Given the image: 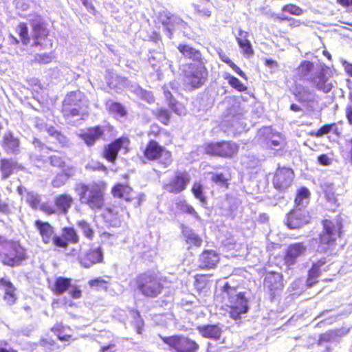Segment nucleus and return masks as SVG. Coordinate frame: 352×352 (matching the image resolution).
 <instances>
[{"mask_svg":"<svg viewBox=\"0 0 352 352\" xmlns=\"http://www.w3.org/2000/svg\"><path fill=\"white\" fill-rule=\"evenodd\" d=\"M20 142L18 138L8 131L3 137L2 146L8 153L16 155L19 153Z\"/></svg>","mask_w":352,"mask_h":352,"instance_id":"obj_21","label":"nucleus"},{"mask_svg":"<svg viewBox=\"0 0 352 352\" xmlns=\"http://www.w3.org/2000/svg\"><path fill=\"white\" fill-rule=\"evenodd\" d=\"M219 255L213 250L204 251L199 257L201 268H212L219 262Z\"/></svg>","mask_w":352,"mask_h":352,"instance_id":"obj_24","label":"nucleus"},{"mask_svg":"<svg viewBox=\"0 0 352 352\" xmlns=\"http://www.w3.org/2000/svg\"><path fill=\"white\" fill-rule=\"evenodd\" d=\"M326 263L325 259H320L318 262L313 264L311 268L309 271L307 284L309 287H311L319 276L321 267Z\"/></svg>","mask_w":352,"mask_h":352,"instance_id":"obj_32","label":"nucleus"},{"mask_svg":"<svg viewBox=\"0 0 352 352\" xmlns=\"http://www.w3.org/2000/svg\"><path fill=\"white\" fill-rule=\"evenodd\" d=\"M16 167L17 163L12 160H1L0 162V168L3 178H8L12 174V170Z\"/></svg>","mask_w":352,"mask_h":352,"instance_id":"obj_39","label":"nucleus"},{"mask_svg":"<svg viewBox=\"0 0 352 352\" xmlns=\"http://www.w3.org/2000/svg\"><path fill=\"white\" fill-rule=\"evenodd\" d=\"M192 192L194 196L199 199L201 203L206 202V198L203 195L202 186L199 183H195L192 188Z\"/></svg>","mask_w":352,"mask_h":352,"instance_id":"obj_49","label":"nucleus"},{"mask_svg":"<svg viewBox=\"0 0 352 352\" xmlns=\"http://www.w3.org/2000/svg\"><path fill=\"white\" fill-rule=\"evenodd\" d=\"M161 338L177 352H197L199 349L196 342L183 336H161Z\"/></svg>","mask_w":352,"mask_h":352,"instance_id":"obj_11","label":"nucleus"},{"mask_svg":"<svg viewBox=\"0 0 352 352\" xmlns=\"http://www.w3.org/2000/svg\"><path fill=\"white\" fill-rule=\"evenodd\" d=\"M225 79L228 80L229 85L239 91L246 89V87L237 78L230 74H226Z\"/></svg>","mask_w":352,"mask_h":352,"instance_id":"obj_44","label":"nucleus"},{"mask_svg":"<svg viewBox=\"0 0 352 352\" xmlns=\"http://www.w3.org/2000/svg\"><path fill=\"white\" fill-rule=\"evenodd\" d=\"M70 175L67 173L58 174L52 182V185L54 188H59L63 186L68 180Z\"/></svg>","mask_w":352,"mask_h":352,"instance_id":"obj_46","label":"nucleus"},{"mask_svg":"<svg viewBox=\"0 0 352 352\" xmlns=\"http://www.w3.org/2000/svg\"><path fill=\"white\" fill-rule=\"evenodd\" d=\"M178 50L185 57L192 59L198 63L201 61V54L199 50L192 47L189 45L179 44L177 47Z\"/></svg>","mask_w":352,"mask_h":352,"instance_id":"obj_30","label":"nucleus"},{"mask_svg":"<svg viewBox=\"0 0 352 352\" xmlns=\"http://www.w3.org/2000/svg\"><path fill=\"white\" fill-rule=\"evenodd\" d=\"M329 68L324 63L316 68V72L308 78V82L316 89L327 94L331 91L333 85L330 80Z\"/></svg>","mask_w":352,"mask_h":352,"instance_id":"obj_8","label":"nucleus"},{"mask_svg":"<svg viewBox=\"0 0 352 352\" xmlns=\"http://www.w3.org/2000/svg\"><path fill=\"white\" fill-rule=\"evenodd\" d=\"M321 63H312L309 60H303L298 67V74L308 82V78L316 72V68L322 65Z\"/></svg>","mask_w":352,"mask_h":352,"instance_id":"obj_25","label":"nucleus"},{"mask_svg":"<svg viewBox=\"0 0 352 352\" xmlns=\"http://www.w3.org/2000/svg\"><path fill=\"white\" fill-rule=\"evenodd\" d=\"M190 181V177L186 172H177L173 179L163 186V188L169 192L179 193L185 190Z\"/></svg>","mask_w":352,"mask_h":352,"instance_id":"obj_12","label":"nucleus"},{"mask_svg":"<svg viewBox=\"0 0 352 352\" xmlns=\"http://www.w3.org/2000/svg\"><path fill=\"white\" fill-rule=\"evenodd\" d=\"M74 199L67 194H63L58 196L55 199V205L58 210L63 214H65L68 212L69 209L72 207Z\"/></svg>","mask_w":352,"mask_h":352,"instance_id":"obj_28","label":"nucleus"},{"mask_svg":"<svg viewBox=\"0 0 352 352\" xmlns=\"http://www.w3.org/2000/svg\"><path fill=\"white\" fill-rule=\"evenodd\" d=\"M183 234L186 243L190 245L199 247L201 245V239L192 230L185 228L183 229Z\"/></svg>","mask_w":352,"mask_h":352,"instance_id":"obj_36","label":"nucleus"},{"mask_svg":"<svg viewBox=\"0 0 352 352\" xmlns=\"http://www.w3.org/2000/svg\"><path fill=\"white\" fill-rule=\"evenodd\" d=\"M332 130H336V124H326L322 126L316 133L317 137H322L324 135L329 133Z\"/></svg>","mask_w":352,"mask_h":352,"instance_id":"obj_56","label":"nucleus"},{"mask_svg":"<svg viewBox=\"0 0 352 352\" xmlns=\"http://www.w3.org/2000/svg\"><path fill=\"white\" fill-rule=\"evenodd\" d=\"M157 116L162 123L165 124H168L170 119V113L168 110L164 109H159L157 111Z\"/></svg>","mask_w":352,"mask_h":352,"instance_id":"obj_60","label":"nucleus"},{"mask_svg":"<svg viewBox=\"0 0 352 352\" xmlns=\"http://www.w3.org/2000/svg\"><path fill=\"white\" fill-rule=\"evenodd\" d=\"M52 166L63 168L65 164L64 157L60 154L51 155L49 158Z\"/></svg>","mask_w":352,"mask_h":352,"instance_id":"obj_51","label":"nucleus"},{"mask_svg":"<svg viewBox=\"0 0 352 352\" xmlns=\"http://www.w3.org/2000/svg\"><path fill=\"white\" fill-rule=\"evenodd\" d=\"M294 173L291 168H278L273 179L274 187L279 190L287 189L292 184Z\"/></svg>","mask_w":352,"mask_h":352,"instance_id":"obj_15","label":"nucleus"},{"mask_svg":"<svg viewBox=\"0 0 352 352\" xmlns=\"http://www.w3.org/2000/svg\"><path fill=\"white\" fill-rule=\"evenodd\" d=\"M46 131L49 135L54 138L55 143L59 144L63 147L69 146V139L60 131H57L54 126H50L47 127Z\"/></svg>","mask_w":352,"mask_h":352,"instance_id":"obj_34","label":"nucleus"},{"mask_svg":"<svg viewBox=\"0 0 352 352\" xmlns=\"http://www.w3.org/2000/svg\"><path fill=\"white\" fill-rule=\"evenodd\" d=\"M26 258L25 249L18 241L8 240L0 235V261L3 265L19 266Z\"/></svg>","mask_w":352,"mask_h":352,"instance_id":"obj_3","label":"nucleus"},{"mask_svg":"<svg viewBox=\"0 0 352 352\" xmlns=\"http://www.w3.org/2000/svg\"><path fill=\"white\" fill-rule=\"evenodd\" d=\"M62 234L67 243H76L78 242V236L76 230L72 228H65L63 230Z\"/></svg>","mask_w":352,"mask_h":352,"instance_id":"obj_41","label":"nucleus"},{"mask_svg":"<svg viewBox=\"0 0 352 352\" xmlns=\"http://www.w3.org/2000/svg\"><path fill=\"white\" fill-rule=\"evenodd\" d=\"M335 336V333L332 331H329L326 332L324 334H322L319 339V344L322 343L323 342H329Z\"/></svg>","mask_w":352,"mask_h":352,"instance_id":"obj_64","label":"nucleus"},{"mask_svg":"<svg viewBox=\"0 0 352 352\" xmlns=\"http://www.w3.org/2000/svg\"><path fill=\"white\" fill-rule=\"evenodd\" d=\"M71 287V280L64 277H58L54 283L53 292L56 295H60Z\"/></svg>","mask_w":352,"mask_h":352,"instance_id":"obj_37","label":"nucleus"},{"mask_svg":"<svg viewBox=\"0 0 352 352\" xmlns=\"http://www.w3.org/2000/svg\"><path fill=\"white\" fill-rule=\"evenodd\" d=\"M258 138L261 142H266L267 146L274 148L284 145V139L279 133H274L272 127H263L258 131Z\"/></svg>","mask_w":352,"mask_h":352,"instance_id":"obj_14","label":"nucleus"},{"mask_svg":"<svg viewBox=\"0 0 352 352\" xmlns=\"http://www.w3.org/2000/svg\"><path fill=\"white\" fill-rule=\"evenodd\" d=\"M296 100L301 103H308L314 100L315 94L309 87L298 85L294 90Z\"/></svg>","mask_w":352,"mask_h":352,"instance_id":"obj_23","label":"nucleus"},{"mask_svg":"<svg viewBox=\"0 0 352 352\" xmlns=\"http://www.w3.org/2000/svg\"><path fill=\"white\" fill-rule=\"evenodd\" d=\"M282 10L297 16L302 14L303 12L302 10L300 7L294 4L284 6Z\"/></svg>","mask_w":352,"mask_h":352,"instance_id":"obj_52","label":"nucleus"},{"mask_svg":"<svg viewBox=\"0 0 352 352\" xmlns=\"http://www.w3.org/2000/svg\"><path fill=\"white\" fill-rule=\"evenodd\" d=\"M135 281L138 290L145 297L155 298L163 289L161 279L153 272L148 271L139 274Z\"/></svg>","mask_w":352,"mask_h":352,"instance_id":"obj_4","label":"nucleus"},{"mask_svg":"<svg viewBox=\"0 0 352 352\" xmlns=\"http://www.w3.org/2000/svg\"><path fill=\"white\" fill-rule=\"evenodd\" d=\"M112 193L114 197L123 198L126 201H131L133 199L134 192L132 188L128 186L118 184L112 189Z\"/></svg>","mask_w":352,"mask_h":352,"instance_id":"obj_29","label":"nucleus"},{"mask_svg":"<svg viewBox=\"0 0 352 352\" xmlns=\"http://www.w3.org/2000/svg\"><path fill=\"white\" fill-rule=\"evenodd\" d=\"M222 297L225 305L230 308V316L234 320H240L241 315L248 312L249 307L244 294L228 283L223 287Z\"/></svg>","mask_w":352,"mask_h":352,"instance_id":"obj_2","label":"nucleus"},{"mask_svg":"<svg viewBox=\"0 0 352 352\" xmlns=\"http://www.w3.org/2000/svg\"><path fill=\"white\" fill-rule=\"evenodd\" d=\"M323 231L320 234V244L318 251L327 252L334 245L337 237L340 235V224L328 219L322 221Z\"/></svg>","mask_w":352,"mask_h":352,"instance_id":"obj_6","label":"nucleus"},{"mask_svg":"<svg viewBox=\"0 0 352 352\" xmlns=\"http://www.w3.org/2000/svg\"><path fill=\"white\" fill-rule=\"evenodd\" d=\"M127 141V138H121L109 144L103 152L104 158L113 163L117 158L118 151Z\"/></svg>","mask_w":352,"mask_h":352,"instance_id":"obj_17","label":"nucleus"},{"mask_svg":"<svg viewBox=\"0 0 352 352\" xmlns=\"http://www.w3.org/2000/svg\"><path fill=\"white\" fill-rule=\"evenodd\" d=\"M318 163L323 166H329L332 163V160L327 155L322 154L318 157Z\"/></svg>","mask_w":352,"mask_h":352,"instance_id":"obj_63","label":"nucleus"},{"mask_svg":"<svg viewBox=\"0 0 352 352\" xmlns=\"http://www.w3.org/2000/svg\"><path fill=\"white\" fill-rule=\"evenodd\" d=\"M248 32L240 30L236 36V40L239 46L242 48L244 54L246 55H252L253 50L250 42L247 39Z\"/></svg>","mask_w":352,"mask_h":352,"instance_id":"obj_33","label":"nucleus"},{"mask_svg":"<svg viewBox=\"0 0 352 352\" xmlns=\"http://www.w3.org/2000/svg\"><path fill=\"white\" fill-rule=\"evenodd\" d=\"M207 76L208 72L203 62L190 64L184 71V83L187 87L199 88L205 83Z\"/></svg>","mask_w":352,"mask_h":352,"instance_id":"obj_7","label":"nucleus"},{"mask_svg":"<svg viewBox=\"0 0 352 352\" xmlns=\"http://www.w3.org/2000/svg\"><path fill=\"white\" fill-rule=\"evenodd\" d=\"M243 120V115L241 113H237L232 116H228L225 122L230 123V127L232 129V132L234 134H239L243 131L246 126Z\"/></svg>","mask_w":352,"mask_h":352,"instance_id":"obj_27","label":"nucleus"},{"mask_svg":"<svg viewBox=\"0 0 352 352\" xmlns=\"http://www.w3.org/2000/svg\"><path fill=\"white\" fill-rule=\"evenodd\" d=\"M34 226L39 232L42 241L45 244L50 243L54 236L53 227L49 223L40 220H36Z\"/></svg>","mask_w":352,"mask_h":352,"instance_id":"obj_22","label":"nucleus"},{"mask_svg":"<svg viewBox=\"0 0 352 352\" xmlns=\"http://www.w3.org/2000/svg\"><path fill=\"white\" fill-rule=\"evenodd\" d=\"M52 60V56L50 54H37L34 56V61L41 64H47Z\"/></svg>","mask_w":352,"mask_h":352,"instance_id":"obj_55","label":"nucleus"},{"mask_svg":"<svg viewBox=\"0 0 352 352\" xmlns=\"http://www.w3.org/2000/svg\"><path fill=\"white\" fill-rule=\"evenodd\" d=\"M264 286L267 288L273 294L283 287L282 275L276 272H269L266 274L264 280Z\"/></svg>","mask_w":352,"mask_h":352,"instance_id":"obj_19","label":"nucleus"},{"mask_svg":"<svg viewBox=\"0 0 352 352\" xmlns=\"http://www.w3.org/2000/svg\"><path fill=\"white\" fill-rule=\"evenodd\" d=\"M309 191L307 188H301L295 199L296 208H305L309 203Z\"/></svg>","mask_w":352,"mask_h":352,"instance_id":"obj_38","label":"nucleus"},{"mask_svg":"<svg viewBox=\"0 0 352 352\" xmlns=\"http://www.w3.org/2000/svg\"><path fill=\"white\" fill-rule=\"evenodd\" d=\"M169 107L179 116L185 114L186 109L184 107L182 104L177 102L175 100H170Z\"/></svg>","mask_w":352,"mask_h":352,"instance_id":"obj_54","label":"nucleus"},{"mask_svg":"<svg viewBox=\"0 0 352 352\" xmlns=\"http://www.w3.org/2000/svg\"><path fill=\"white\" fill-rule=\"evenodd\" d=\"M89 285L91 287L96 288L98 290L107 291L108 289L109 283L101 277L90 280Z\"/></svg>","mask_w":352,"mask_h":352,"instance_id":"obj_43","label":"nucleus"},{"mask_svg":"<svg viewBox=\"0 0 352 352\" xmlns=\"http://www.w3.org/2000/svg\"><path fill=\"white\" fill-rule=\"evenodd\" d=\"M122 210H123V208L122 207L114 206L108 207L107 208V212L109 215H111L112 217H117L119 215L120 212Z\"/></svg>","mask_w":352,"mask_h":352,"instance_id":"obj_62","label":"nucleus"},{"mask_svg":"<svg viewBox=\"0 0 352 352\" xmlns=\"http://www.w3.org/2000/svg\"><path fill=\"white\" fill-rule=\"evenodd\" d=\"M87 109V100L80 91L67 94L63 103V113L67 120L74 116H83Z\"/></svg>","mask_w":352,"mask_h":352,"instance_id":"obj_5","label":"nucleus"},{"mask_svg":"<svg viewBox=\"0 0 352 352\" xmlns=\"http://www.w3.org/2000/svg\"><path fill=\"white\" fill-rule=\"evenodd\" d=\"M79 227L82 230L85 236H87L89 239L92 238L93 236V230L90 228L89 225L85 222V221H80L78 223Z\"/></svg>","mask_w":352,"mask_h":352,"instance_id":"obj_57","label":"nucleus"},{"mask_svg":"<svg viewBox=\"0 0 352 352\" xmlns=\"http://www.w3.org/2000/svg\"><path fill=\"white\" fill-rule=\"evenodd\" d=\"M163 89H164V96H165L166 99L167 100V101L168 102V104H170V100H175L173 98V93L177 92V82H170L169 85H165L163 87Z\"/></svg>","mask_w":352,"mask_h":352,"instance_id":"obj_42","label":"nucleus"},{"mask_svg":"<svg viewBox=\"0 0 352 352\" xmlns=\"http://www.w3.org/2000/svg\"><path fill=\"white\" fill-rule=\"evenodd\" d=\"M82 204L94 210H100L104 206L105 186L103 183L92 182L88 184L77 183L74 188Z\"/></svg>","mask_w":352,"mask_h":352,"instance_id":"obj_1","label":"nucleus"},{"mask_svg":"<svg viewBox=\"0 0 352 352\" xmlns=\"http://www.w3.org/2000/svg\"><path fill=\"white\" fill-rule=\"evenodd\" d=\"M307 250V247L301 243H295L291 244L287 250L285 257L287 265H294L298 257L303 255Z\"/></svg>","mask_w":352,"mask_h":352,"instance_id":"obj_18","label":"nucleus"},{"mask_svg":"<svg viewBox=\"0 0 352 352\" xmlns=\"http://www.w3.org/2000/svg\"><path fill=\"white\" fill-rule=\"evenodd\" d=\"M238 149L236 144L226 141L208 143L204 147L206 153L223 157H232L238 152Z\"/></svg>","mask_w":352,"mask_h":352,"instance_id":"obj_10","label":"nucleus"},{"mask_svg":"<svg viewBox=\"0 0 352 352\" xmlns=\"http://www.w3.org/2000/svg\"><path fill=\"white\" fill-rule=\"evenodd\" d=\"M144 156L149 160H159L161 164L166 168L172 163L170 152L160 146L156 141L151 140L144 152Z\"/></svg>","mask_w":352,"mask_h":352,"instance_id":"obj_9","label":"nucleus"},{"mask_svg":"<svg viewBox=\"0 0 352 352\" xmlns=\"http://www.w3.org/2000/svg\"><path fill=\"white\" fill-rule=\"evenodd\" d=\"M0 288L5 292L4 300L7 301L8 304L10 305L14 304L16 296L12 284L10 281L2 278L0 280Z\"/></svg>","mask_w":352,"mask_h":352,"instance_id":"obj_31","label":"nucleus"},{"mask_svg":"<svg viewBox=\"0 0 352 352\" xmlns=\"http://www.w3.org/2000/svg\"><path fill=\"white\" fill-rule=\"evenodd\" d=\"M184 25V21L177 16H169L167 19V22H163L165 26V34L169 38H172L173 30L178 28V25Z\"/></svg>","mask_w":352,"mask_h":352,"instance_id":"obj_35","label":"nucleus"},{"mask_svg":"<svg viewBox=\"0 0 352 352\" xmlns=\"http://www.w3.org/2000/svg\"><path fill=\"white\" fill-rule=\"evenodd\" d=\"M33 31L36 38L46 36V30L40 23H34L33 25Z\"/></svg>","mask_w":352,"mask_h":352,"instance_id":"obj_58","label":"nucleus"},{"mask_svg":"<svg viewBox=\"0 0 352 352\" xmlns=\"http://www.w3.org/2000/svg\"><path fill=\"white\" fill-rule=\"evenodd\" d=\"M102 261L103 253L99 247L89 250L80 258L81 265L86 268H89L94 264L101 263Z\"/></svg>","mask_w":352,"mask_h":352,"instance_id":"obj_16","label":"nucleus"},{"mask_svg":"<svg viewBox=\"0 0 352 352\" xmlns=\"http://www.w3.org/2000/svg\"><path fill=\"white\" fill-rule=\"evenodd\" d=\"M212 180L217 184L223 186V185L226 184V182H227L228 179L224 177V175L221 173V174H214L212 176Z\"/></svg>","mask_w":352,"mask_h":352,"instance_id":"obj_61","label":"nucleus"},{"mask_svg":"<svg viewBox=\"0 0 352 352\" xmlns=\"http://www.w3.org/2000/svg\"><path fill=\"white\" fill-rule=\"evenodd\" d=\"M176 204L177 208L182 212L191 215L197 220H200V217L197 212L194 209V208L192 206L187 204V202L185 200H180L178 202H177Z\"/></svg>","mask_w":352,"mask_h":352,"instance_id":"obj_40","label":"nucleus"},{"mask_svg":"<svg viewBox=\"0 0 352 352\" xmlns=\"http://www.w3.org/2000/svg\"><path fill=\"white\" fill-rule=\"evenodd\" d=\"M107 105L109 111L113 113H116L120 116H123L125 114L124 109L120 103L108 102Z\"/></svg>","mask_w":352,"mask_h":352,"instance_id":"obj_48","label":"nucleus"},{"mask_svg":"<svg viewBox=\"0 0 352 352\" xmlns=\"http://www.w3.org/2000/svg\"><path fill=\"white\" fill-rule=\"evenodd\" d=\"M164 58V56L163 54L155 52L154 55H151L148 57V62L152 65L154 69L158 70L160 68L159 63Z\"/></svg>","mask_w":352,"mask_h":352,"instance_id":"obj_50","label":"nucleus"},{"mask_svg":"<svg viewBox=\"0 0 352 352\" xmlns=\"http://www.w3.org/2000/svg\"><path fill=\"white\" fill-rule=\"evenodd\" d=\"M26 201L32 208L36 209L39 206L41 200L37 193L34 192H28Z\"/></svg>","mask_w":352,"mask_h":352,"instance_id":"obj_47","label":"nucleus"},{"mask_svg":"<svg viewBox=\"0 0 352 352\" xmlns=\"http://www.w3.org/2000/svg\"><path fill=\"white\" fill-rule=\"evenodd\" d=\"M199 333L206 338L219 340L223 332L222 327L219 324L200 325L197 328Z\"/></svg>","mask_w":352,"mask_h":352,"instance_id":"obj_20","label":"nucleus"},{"mask_svg":"<svg viewBox=\"0 0 352 352\" xmlns=\"http://www.w3.org/2000/svg\"><path fill=\"white\" fill-rule=\"evenodd\" d=\"M103 135V131L100 126L89 128L87 131L80 135L88 146H91L96 141L99 140Z\"/></svg>","mask_w":352,"mask_h":352,"instance_id":"obj_26","label":"nucleus"},{"mask_svg":"<svg viewBox=\"0 0 352 352\" xmlns=\"http://www.w3.org/2000/svg\"><path fill=\"white\" fill-rule=\"evenodd\" d=\"M133 318H134V325L136 329V331L138 333L141 334L142 331V327L144 326V321L140 318V314L138 311H132Z\"/></svg>","mask_w":352,"mask_h":352,"instance_id":"obj_53","label":"nucleus"},{"mask_svg":"<svg viewBox=\"0 0 352 352\" xmlns=\"http://www.w3.org/2000/svg\"><path fill=\"white\" fill-rule=\"evenodd\" d=\"M17 32L22 43L24 45L29 43L30 37L28 35V28L27 25L24 23H21L17 27Z\"/></svg>","mask_w":352,"mask_h":352,"instance_id":"obj_45","label":"nucleus"},{"mask_svg":"<svg viewBox=\"0 0 352 352\" xmlns=\"http://www.w3.org/2000/svg\"><path fill=\"white\" fill-rule=\"evenodd\" d=\"M310 219L307 211L301 208H294L287 214L286 225L290 229H297L308 223Z\"/></svg>","mask_w":352,"mask_h":352,"instance_id":"obj_13","label":"nucleus"},{"mask_svg":"<svg viewBox=\"0 0 352 352\" xmlns=\"http://www.w3.org/2000/svg\"><path fill=\"white\" fill-rule=\"evenodd\" d=\"M52 241H53V243L54 244V245L56 247L62 248H65V249H66L67 248L68 243L67 242L65 239H64L63 237V236H54Z\"/></svg>","mask_w":352,"mask_h":352,"instance_id":"obj_59","label":"nucleus"}]
</instances>
